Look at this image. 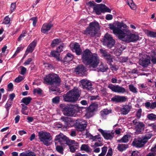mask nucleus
<instances>
[{
  "instance_id": "2",
  "label": "nucleus",
  "mask_w": 156,
  "mask_h": 156,
  "mask_svg": "<svg viewBox=\"0 0 156 156\" xmlns=\"http://www.w3.org/2000/svg\"><path fill=\"white\" fill-rule=\"evenodd\" d=\"M99 29V24L96 21H94L90 23L89 26L83 31V34L94 37L98 33Z\"/></svg>"
},
{
  "instance_id": "42",
  "label": "nucleus",
  "mask_w": 156,
  "mask_h": 156,
  "mask_svg": "<svg viewBox=\"0 0 156 156\" xmlns=\"http://www.w3.org/2000/svg\"><path fill=\"white\" fill-rule=\"evenodd\" d=\"M90 138L94 141H96L97 139L99 140L101 139V135L100 134H98L94 136L90 134Z\"/></svg>"
},
{
  "instance_id": "39",
  "label": "nucleus",
  "mask_w": 156,
  "mask_h": 156,
  "mask_svg": "<svg viewBox=\"0 0 156 156\" xmlns=\"http://www.w3.org/2000/svg\"><path fill=\"white\" fill-rule=\"evenodd\" d=\"M62 42L61 39L56 38L54 39L52 41L51 45L52 47H55Z\"/></svg>"
},
{
  "instance_id": "63",
  "label": "nucleus",
  "mask_w": 156,
  "mask_h": 156,
  "mask_svg": "<svg viewBox=\"0 0 156 156\" xmlns=\"http://www.w3.org/2000/svg\"><path fill=\"white\" fill-rule=\"evenodd\" d=\"M88 4L90 6H95L97 5L96 4L94 1H90L88 2Z\"/></svg>"
},
{
  "instance_id": "59",
  "label": "nucleus",
  "mask_w": 156,
  "mask_h": 156,
  "mask_svg": "<svg viewBox=\"0 0 156 156\" xmlns=\"http://www.w3.org/2000/svg\"><path fill=\"white\" fill-rule=\"evenodd\" d=\"M13 84L10 83L8 85V88L9 91H12L13 90Z\"/></svg>"
},
{
  "instance_id": "24",
  "label": "nucleus",
  "mask_w": 156,
  "mask_h": 156,
  "mask_svg": "<svg viewBox=\"0 0 156 156\" xmlns=\"http://www.w3.org/2000/svg\"><path fill=\"white\" fill-rule=\"evenodd\" d=\"M60 120L64 122V124L66 127H69L71 126L70 123L72 120L71 118L62 116L61 117Z\"/></svg>"
},
{
  "instance_id": "46",
  "label": "nucleus",
  "mask_w": 156,
  "mask_h": 156,
  "mask_svg": "<svg viewBox=\"0 0 156 156\" xmlns=\"http://www.w3.org/2000/svg\"><path fill=\"white\" fill-rule=\"evenodd\" d=\"M60 101V98L59 96H56L52 99L53 103L58 104Z\"/></svg>"
},
{
  "instance_id": "29",
  "label": "nucleus",
  "mask_w": 156,
  "mask_h": 156,
  "mask_svg": "<svg viewBox=\"0 0 156 156\" xmlns=\"http://www.w3.org/2000/svg\"><path fill=\"white\" fill-rule=\"evenodd\" d=\"M130 137V136L128 134L124 135L120 139L118 140V142L120 143H126L129 141V138Z\"/></svg>"
},
{
  "instance_id": "11",
  "label": "nucleus",
  "mask_w": 156,
  "mask_h": 156,
  "mask_svg": "<svg viewBox=\"0 0 156 156\" xmlns=\"http://www.w3.org/2000/svg\"><path fill=\"white\" fill-rule=\"evenodd\" d=\"M98 107V105L97 103H91L87 109V112L86 114V115L89 118L92 117L93 115L94 112L96 110Z\"/></svg>"
},
{
  "instance_id": "55",
  "label": "nucleus",
  "mask_w": 156,
  "mask_h": 156,
  "mask_svg": "<svg viewBox=\"0 0 156 156\" xmlns=\"http://www.w3.org/2000/svg\"><path fill=\"white\" fill-rule=\"evenodd\" d=\"M110 65V68L112 70L116 71L119 68L115 65L114 64L112 65V64H111Z\"/></svg>"
},
{
  "instance_id": "47",
  "label": "nucleus",
  "mask_w": 156,
  "mask_h": 156,
  "mask_svg": "<svg viewBox=\"0 0 156 156\" xmlns=\"http://www.w3.org/2000/svg\"><path fill=\"white\" fill-rule=\"evenodd\" d=\"M33 92L34 94L36 93L40 95L42 93V90L40 88H35L34 89Z\"/></svg>"
},
{
  "instance_id": "27",
  "label": "nucleus",
  "mask_w": 156,
  "mask_h": 156,
  "mask_svg": "<svg viewBox=\"0 0 156 156\" xmlns=\"http://www.w3.org/2000/svg\"><path fill=\"white\" fill-rule=\"evenodd\" d=\"M113 32L114 34L118 35V37L121 40V39H123V36L122 35V31L121 29L116 27Z\"/></svg>"
},
{
  "instance_id": "36",
  "label": "nucleus",
  "mask_w": 156,
  "mask_h": 156,
  "mask_svg": "<svg viewBox=\"0 0 156 156\" xmlns=\"http://www.w3.org/2000/svg\"><path fill=\"white\" fill-rule=\"evenodd\" d=\"M122 35H123V39H121V40L123 41V39H125V38L126 37V36L129 35V30L126 28L122 29Z\"/></svg>"
},
{
  "instance_id": "51",
  "label": "nucleus",
  "mask_w": 156,
  "mask_h": 156,
  "mask_svg": "<svg viewBox=\"0 0 156 156\" xmlns=\"http://www.w3.org/2000/svg\"><path fill=\"white\" fill-rule=\"evenodd\" d=\"M20 68H21V71L20 73L22 75H24L26 73L27 69L23 66H21Z\"/></svg>"
},
{
  "instance_id": "56",
  "label": "nucleus",
  "mask_w": 156,
  "mask_h": 156,
  "mask_svg": "<svg viewBox=\"0 0 156 156\" xmlns=\"http://www.w3.org/2000/svg\"><path fill=\"white\" fill-rule=\"evenodd\" d=\"M74 52H75L76 55H80L82 54V50L80 48L78 49H76Z\"/></svg>"
},
{
  "instance_id": "12",
  "label": "nucleus",
  "mask_w": 156,
  "mask_h": 156,
  "mask_svg": "<svg viewBox=\"0 0 156 156\" xmlns=\"http://www.w3.org/2000/svg\"><path fill=\"white\" fill-rule=\"evenodd\" d=\"M133 122L135 126V129L137 134L140 133L142 131L144 130L145 124L143 122L138 121L136 119L133 121Z\"/></svg>"
},
{
  "instance_id": "35",
  "label": "nucleus",
  "mask_w": 156,
  "mask_h": 156,
  "mask_svg": "<svg viewBox=\"0 0 156 156\" xmlns=\"http://www.w3.org/2000/svg\"><path fill=\"white\" fill-rule=\"evenodd\" d=\"M147 117L150 121H154L156 120V115L153 113L148 114Z\"/></svg>"
},
{
  "instance_id": "21",
  "label": "nucleus",
  "mask_w": 156,
  "mask_h": 156,
  "mask_svg": "<svg viewBox=\"0 0 156 156\" xmlns=\"http://www.w3.org/2000/svg\"><path fill=\"white\" fill-rule=\"evenodd\" d=\"M131 106L128 105H123L120 109L121 114L123 115L127 114L130 112Z\"/></svg>"
},
{
  "instance_id": "61",
  "label": "nucleus",
  "mask_w": 156,
  "mask_h": 156,
  "mask_svg": "<svg viewBox=\"0 0 156 156\" xmlns=\"http://www.w3.org/2000/svg\"><path fill=\"white\" fill-rule=\"evenodd\" d=\"M32 61V59L31 58H29L24 62V65L25 66L29 65Z\"/></svg>"
},
{
  "instance_id": "58",
  "label": "nucleus",
  "mask_w": 156,
  "mask_h": 156,
  "mask_svg": "<svg viewBox=\"0 0 156 156\" xmlns=\"http://www.w3.org/2000/svg\"><path fill=\"white\" fill-rule=\"evenodd\" d=\"M37 44V41L34 40L32 42L30 43V44L31 45L30 46L32 47L34 49L36 46Z\"/></svg>"
},
{
  "instance_id": "19",
  "label": "nucleus",
  "mask_w": 156,
  "mask_h": 156,
  "mask_svg": "<svg viewBox=\"0 0 156 156\" xmlns=\"http://www.w3.org/2000/svg\"><path fill=\"white\" fill-rule=\"evenodd\" d=\"M127 98L124 96L115 95L111 98V101L116 103L123 102L126 101Z\"/></svg>"
},
{
  "instance_id": "41",
  "label": "nucleus",
  "mask_w": 156,
  "mask_h": 156,
  "mask_svg": "<svg viewBox=\"0 0 156 156\" xmlns=\"http://www.w3.org/2000/svg\"><path fill=\"white\" fill-rule=\"evenodd\" d=\"M56 149L57 151L61 154H63L64 149L62 146L57 145L56 147Z\"/></svg>"
},
{
  "instance_id": "60",
  "label": "nucleus",
  "mask_w": 156,
  "mask_h": 156,
  "mask_svg": "<svg viewBox=\"0 0 156 156\" xmlns=\"http://www.w3.org/2000/svg\"><path fill=\"white\" fill-rule=\"evenodd\" d=\"M7 48V47L6 45H5L2 48V53L4 54V55H6L7 54L8 51L7 52L5 53V51Z\"/></svg>"
},
{
  "instance_id": "22",
  "label": "nucleus",
  "mask_w": 156,
  "mask_h": 156,
  "mask_svg": "<svg viewBox=\"0 0 156 156\" xmlns=\"http://www.w3.org/2000/svg\"><path fill=\"white\" fill-rule=\"evenodd\" d=\"M98 130L101 133L104 138L106 140H111L113 137V136L112 134L105 132L102 129H99Z\"/></svg>"
},
{
  "instance_id": "37",
  "label": "nucleus",
  "mask_w": 156,
  "mask_h": 156,
  "mask_svg": "<svg viewBox=\"0 0 156 156\" xmlns=\"http://www.w3.org/2000/svg\"><path fill=\"white\" fill-rule=\"evenodd\" d=\"M126 2L127 4L132 9L135 10L136 9V5L133 3V0H127Z\"/></svg>"
},
{
  "instance_id": "54",
  "label": "nucleus",
  "mask_w": 156,
  "mask_h": 156,
  "mask_svg": "<svg viewBox=\"0 0 156 156\" xmlns=\"http://www.w3.org/2000/svg\"><path fill=\"white\" fill-rule=\"evenodd\" d=\"M16 7V3H12L11 4L10 10L11 12H13L15 9Z\"/></svg>"
},
{
  "instance_id": "14",
  "label": "nucleus",
  "mask_w": 156,
  "mask_h": 156,
  "mask_svg": "<svg viewBox=\"0 0 156 156\" xmlns=\"http://www.w3.org/2000/svg\"><path fill=\"white\" fill-rule=\"evenodd\" d=\"M82 87L85 89L91 91L93 89L92 84L91 82L86 79H83L80 81Z\"/></svg>"
},
{
  "instance_id": "33",
  "label": "nucleus",
  "mask_w": 156,
  "mask_h": 156,
  "mask_svg": "<svg viewBox=\"0 0 156 156\" xmlns=\"http://www.w3.org/2000/svg\"><path fill=\"white\" fill-rule=\"evenodd\" d=\"M32 98L30 97H24L21 100V102L24 103L26 105H28L32 100Z\"/></svg>"
},
{
  "instance_id": "26",
  "label": "nucleus",
  "mask_w": 156,
  "mask_h": 156,
  "mask_svg": "<svg viewBox=\"0 0 156 156\" xmlns=\"http://www.w3.org/2000/svg\"><path fill=\"white\" fill-rule=\"evenodd\" d=\"M50 57H54L58 61H62L61 58L60 57V54L57 51H51L49 55Z\"/></svg>"
},
{
  "instance_id": "38",
  "label": "nucleus",
  "mask_w": 156,
  "mask_h": 156,
  "mask_svg": "<svg viewBox=\"0 0 156 156\" xmlns=\"http://www.w3.org/2000/svg\"><path fill=\"white\" fill-rule=\"evenodd\" d=\"M70 47L72 50L73 52H74L76 49H78L80 48V45L78 43L76 42L73 44H71L70 45Z\"/></svg>"
},
{
  "instance_id": "10",
  "label": "nucleus",
  "mask_w": 156,
  "mask_h": 156,
  "mask_svg": "<svg viewBox=\"0 0 156 156\" xmlns=\"http://www.w3.org/2000/svg\"><path fill=\"white\" fill-rule=\"evenodd\" d=\"M87 122L85 121H82L76 120L74 124L75 127L78 131H82L84 130L86 128Z\"/></svg>"
},
{
  "instance_id": "43",
  "label": "nucleus",
  "mask_w": 156,
  "mask_h": 156,
  "mask_svg": "<svg viewBox=\"0 0 156 156\" xmlns=\"http://www.w3.org/2000/svg\"><path fill=\"white\" fill-rule=\"evenodd\" d=\"M147 35L148 36L152 37H156V32L151 31H148Z\"/></svg>"
},
{
  "instance_id": "49",
  "label": "nucleus",
  "mask_w": 156,
  "mask_h": 156,
  "mask_svg": "<svg viewBox=\"0 0 156 156\" xmlns=\"http://www.w3.org/2000/svg\"><path fill=\"white\" fill-rule=\"evenodd\" d=\"M129 89L130 91L133 93L137 92L136 88L134 87L133 85L131 84L129 85Z\"/></svg>"
},
{
  "instance_id": "52",
  "label": "nucleus",
  "mask_w": 156,
  "mask_h": 156,
  "mask_svg": "<svg viewBox=\"0 0 156 156\" xmlns=\"http://www.w3.org/2000/svg\"><path fill=\"white\" fill-rule=\"evenodd\" d=\"M23 77L22 76H19L18 77H16V78L15 81L16 83H19L22 81L23 80Z\"/></svg>"
},
{
  "instance_id": "40",
  "label": "nucleus",
  "mask_w": 156,
  "mask_h": 156,
  "mask_svg": "<svg viewBox=\"0 0 156 156\" xmlns=\"http://www.w3.org/2000/svg\"><path fill=\"white\" fill-rule=\"evenodd\" d=\"M20 156H36L35 153L30 151L29 152H23L20 154Z\"/></svg>"
},
{
  "instance_id": "25",
  "label": "nucleus",
  "mask_w": 156,
  "mask_h": 156,
  "mask_svg": "<svg viewBox=\"0 0 156 156\" xmlns=\"http://www.w3.org/2000/svg\"><path fill=\"white\" fill-rule=\"evenodd\" d=\"M74 58V56L73 55L70 53H68L65 57L63 58V60L60 61L62 62H69L70 61H72Z\"/></svg>"
},
{
  "instance_id": "62",
  "label": "nucleus",
  "mask_w": 156,
  "mask_h": 156,
  "mask_svg": "<svg viewBox=\"0 0 156 156\" xmlns=\"http://www.w3.org/2000/svg\"><path fill=\"white\" fill-rule=\"evenodd\" d=\"M9 100L11 101H13L14 98L15 97V94L14 93H12L9 95Z\"/></svg>"
},
{
  "instance_id": "16",
  "label": "nucleus",
  "mask_w": 156,
  "mask_h": 156,
  "mask_svg": "<svg viewBox=\"0 0 156 156\" xmlns=\"http://www.w3.org/2000/svg\"><path fill=\"white\" fill-rule=\"evenodd\" d=\"M126 37L125 39H123V41L128 42L136 41L139 40V38L138 36L132 34H130Z\"/></svg>"
},
{
  "instance_id": "45",
  "label": "nucleus",
  "mask_w": 156,
  "mask_h": 156,
  "mask_svg": "<svg viewBox=\"0 0 156 156\" xmlns=\"http://www.w3.org/2000/svg\"><path fill=\"white\" fill-rule=\"evenodd\" d=\"M31 45L29 44V45L27 47V49L26 50L25 53H27V55L28 53L30 52L32 53L33 51L34 50V49L32 47Z\"/></svg>"
},
{
  "instance_id": "18",
  "label": "nucleus",
  "mask_w": 156,
  "mask_h": 156,
  "mask_svg": "<svg viewBox=\"0 0 156 156\" xmlns=\"http://www.w3.org/2000/svg\"><path fill=\"white\" fill-rule=\"evenodd\" d=\"M75 71L77 74L80 76H83L86 71V69L84 66L83 65H80L77 66L75 69Z\"/></svg>"
},
{
  "instance_id": "15",
  "label": "nucleus",
  "mask_w": 156,
  "mask_h": 156,
  "mask_svg": "<svg viewBox=\"0 0 156 156\" xmlns=\"http://www.w3.org/2000/svg\"><path fill=\"white\" fill-rule=\"evenodd\" d=\"M100 51L104 57L107 62L109 65L111 64V63L113 62V58L112 56L105 50L101 49Z\"/></svg>"
},
{
  "instance_id": "8",
  "label": "nucleus",
  "mask_w": 156,
  "mask_h": 156,
  "mask_svg": "<svg viewBox=\"0 0 156 156\" xmlns=\"http://www.w3.org/2000/svg\"><path fill=\"white\" fill-rule=\"evenodd\" d=\"M60 107L62 109V112L65 116H73L74 115V111L73 106L61 104Z\"/></svg>"
},
{
  "instance_id": "1",
  "label": "nucleus",
  "mask_w": 156,
  "mask_h": 156,
  "mask_svg": "<svg viewBox=\"0 0 156 156\" xmlns=\"http://www.w3.org/2000/svg\"><path fill=\"white\" fill-rule=\"evenodd\" d=\"M82 62L89 68H95L99 63L100 60L97 54L92 53L88 49L83 51L81 55Z\"/></svg>"
},
{
  "instance_id": "13",
  "label": "nucleus",
  "mask_w": 156,
  "mask_h": 156,
  "mask_svg": "<svg viewBox=\"0 0 156 156\" xmlns=\"http://www.w3.org/2000/svg\"><path fill=\"white\" fill-rule=\"evenodd\" d=\"M108 87L114 92L123 93L126 92V89L118 85L115 86L112 84H109Z\"/></svg>"
},
{
  "instance_id": "48",
  "label": "nucleus",
  "mask_w": 156,
  "mask_h": 156,
  "mask_svg": "<svg viewBox=\"0 0 156 156\" xmlns=\"http://www.w3.org/2000/svg\"><path fill=\"white\" fill-rule=\"evenodd\" d=\"M30 20L33 21V25L34 27H35L36 25V23L37 21V17H32Z\"/></svg>"
},
{
  "instance_id": "17",
  "label": "nucleus",
  "mask_w": 156,
  "mask_h": 156,
  "mask_svg": "<svg viewBox=\"0 0 156 156\" xmlns=\"http://www.w3.org/2000/svg\"><path fill=\"white\" fill-rule=\"evenodd\" d=\"M69 147V149L70 152L73 153L78 148L79 146V143L76 142L73 140H71L67 144Z\"/></svg>"
},
{
  "instance_id": "9",
  "label": "nucleus",
  "mask_w": 156,
  "mask_h": 156,
  "mask_svg": "<svg viewBox=\"0 0 156 156\" xmlns=\"http://www.w3.org/2000/svg\"><path fill=\"white\" fill-rule=\"evenodd\" d=\"M55 144H57L58 143L61 144H66L69 142L71 140L69 139L66 136L62 133L56 136L54 139Z\"/></svg>"
},
{
  "instance_id": "64",
  "label": "nucleus",
  "mask_w": 156,
  "mask_h": 156,
  "mask_svg": "<svg viewBox=\"0 0 156 156\" xmlns=\"http://www.w3.org/2000/svg\"><path fill=\"white\" fill-rule=\"evenodd\" d=\"M112 149L111 148L109 149L106 156H112Z\"/></svg>"
},
{
  "instance_id": "32",
  "label": "nucleus",
  "mask_w": 156,
  "mask_h": 156,
  "mask_svg": "<svg viewBox=\"0 0 156 156\" xmlns=\"http://www.w3.org/2000/svg\"><path fill=\"white\" fill-rule=\"evenodd\" d=\"M80 150L82 151H85L87 152H90L91 151V149L90 147L88 144H83L81 145Z\"/></svg>"
},
{
  "instance_id": "31",
  "label": "nucleus",
  "mask_w": 156,
  "mask_h": 156,
  "mask_svg": "<svg viewBox=\"0 0 156 156\" xmlns=\"http://www.w3.org/2000/svg\"><path fill=\"white\" fill-rule=\"evenodd\" d=\"M128 147V144H119L118 145L117 149L120 151L122 152L125 150Z\"/></svg>"
},
{
  "instance_id": "50",
  "label": "nucleus",
  "mask_w": 156,
  "mask_h": 156,
  "mask_svg": "<svg viewBox=\"0 0 156 156\" xmlns=\"http://www.w3.org/2000/svg\"><path fill=\"white\" fill-rule=\"evenodd\" d=\"M10 22V19L8 16H6L4 19L2 24H8Z\"/></svg>"
},
{
  "instance_id": "20",
  "label": "nucleus",
  "mask_w": 156,
  "mask_h": 156,
  "mask_svg": "<svg viewBox=\"0 0 156 156\" xmlns=\"http://www.w3.org/2000/svg\"><path fill=\"white\" fill-rule=\"evenodd\" d=\"M53 26V24L50 23H44L42 26L41 31L42 33L45 34L50 30Z\"/></svg>"
},
{
  "instance_id": "34",
  "label": "nucleus",
  "mask_w": 156,
  "mask_h": 156,
  "mask_svg": "<svg viewBox=\"0 0 156 156\" xmlns=\"http://www.w3.org/2000/svg\"><path fill=\"white\" fill-rule=\"evenodd\" d=\"M98 70L101 72H104L106 71L108 69V66L107 65H104L101 63L98 67Z\"/></svg>"
},
{
  "instance_id": "30",
  "label": "nucleus",
  "mask_w": 156,
  "mask_h": 156,
  "mask_svg": "<svg viewBox=\"0 0 156 156\" xmlns=\"http://www.w3.org/2000/svg\"><path fill=\"white\" fill-rule=\"evenodd\" d=\"M112 112V110L111 109L108 110L107 108H105L101 111L100 113L101 116L104 118L105 117V115Z\"/></svg>"
},
{
  "instance_id": "7",
  "label": "nucleus",
  "mask_w": 156,
  "mask_h": 156,
  "mask_svg": "<svg viewBox=\"0 0 156 156\" xmlns=\"http://www.w3.org/2000/svg\"><path fill=\"white\" fill-rule=\"evenodd\" d=\"M102 43L103 45L111 48L115 45V40L113 39L111 35L107 33L102 39Z\"/></svg>"
},
{
  "instance_id": "6",
  "label": "nucleus",
  "mask_w": 156,
  "mask_h": 156,
  "mask_svg": "<svg viewBox=\"0 0 156 156\" xmlns=\"http://www.w3.org/2000/svg\"><path fill=\"white\" fill-rule=\"evenodd\" d=\"M44 81L48 84L52 85L59 83L61 80L58 75L55 74H49L44 78Z\"/></svg>"
},
{
  "instance_id": "44",
  "label": "nucleus",
  "mask_w": 156,
  "mask_h": 156,
  "mask_svg": "<svg viewBox=\"0 0 156 156\" xmlns=\"http://www.w3.org/2000/svg\"><path fill=\"white\" fill-rule=\"evenodd\" d=\"M102 6L103 13H104L105 12H111V9L105 5L102 4Z\"/></svg>"
},
{
  "instance_id": "5",
  "label": "nucleus",
  "mask_w": 156,
  "mask_h": 156,
  "mask_svg": "<svg viewBox=\"0 0 156 156\" xmlns=\"http://www.w3.org/2000/svg\"><path fill=\"white\" fill-rule=\"evenodd\" d=\"M39 138L44 145L48 146L50 144V142L52 138L50 133L45 131H41L38 133Z\"/></svg>"
},
{
  "instance_id": "57",
  "label": "nucleus",
  "mask_w": 156,
  "mask_h": 156,
  "mask_svg": "<svg viewBox=\"0 0 156 156\" xmlns=\"http://www.w3.org/2000/svg\"><path fill=\"white\" fill-rule=\"evenodd\" d=\"M63 44H62L57 48L56 51L60 53L62 51V49L63 48Z\"/></svg>"
},
{
  "instance_id": "23",
  "label": "nucleus",
  "mask_w": 156,
  "mask_h": 156,
  "mask_svg": "<svg viewBox=\"0 0 156 156\" xmlns=\"http://www.w3.org/2000/svg\"><path fill=\"white\" fill-rule=\"evenodd\" d=\"M102 4H97L93 8L94 10L97 15H100L102 12Z\"/></svg>"
},
{
  "instance_id": "53",
  "label": "nucleus",
  "mask_w": 156,
  "mask_h": 156,
  "mask_svg": "<svg viewBox=\"0 0 156 156\" xmlns=\"http://www.w3.org/2000/svg\"><path fill=\"white\" fill-rule=\"evenodd\" d=\"M21 105L23 107L21 109L22 112L23 114L26 115V114L24 112L25 110H27V109L28 108L27 107L26 105H25L23 104H21Z\"/></svg>"
},
{
  "instance_id": "28",
  "label": "nucleus",
  "mask_w": 156,
  "mask_h": 156,
  "mask_svg": "<svg viewBox=\"0 0 156 156\" xmlns=\"http://www.w3.org/2000/svg\"><path fill=\"white\" fill-rule=\"evenodd\" d=\"M150 63V58H143L140 62V65L144 67H145Z\"/></svg>"
},
{
  "instance_id": "3",
  "label": "nucleus",
  "mask_w": 156,
  "mask_h": 156,
  "mask_svg": "<svg viewBox=\"0 0 156 156\" xmlns=\"http://www.w3.org/2000/svg\"><path fill=\"white\" fill-rule=\"evenodd\" d=\"M80 96L78 89L74 88L66 94L63 95V100L65 101L74 102L76 101Z\"/></svg>"
},
{
  "instance_id": "4",
  "label": "nucleus",
  "mask_w": 156,
  "mask_h": 156,
  "mask_svg": "<svg viewBox=\"0 0 156 156\" xmlns=\"http://www.w3.org/2000/svg\"><path fill=\"white\" fill-rule=\"evenodd\" d=\"M152 134L149 133L142 136L141 137H139L137 139H134L132 144L133 146L137 147H143L147 142L148 140L151 137Z\"/></svg>"
}]
</instances>
